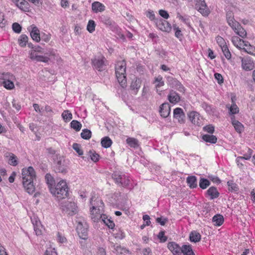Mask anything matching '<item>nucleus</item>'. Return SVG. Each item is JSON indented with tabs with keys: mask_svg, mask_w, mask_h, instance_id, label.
Masks as SVG:
<instances>
[{
	"mask_svg": "<svg viewBox=\"0 0 255 255\" xmlns=\"http://www.w3.org/2000/svg\"><path fill=\"white\" fill-rule=\"evenodd\" d=\"M214 76L219 84H221L223 83L224 79L221 74L216 73L215 74Z\"/></svg>",
	"mask_w": 255,
	"mask_h": 255,
	"instance_id": "60",
	"label": "nucleus"
},
{
	"mask_svg": "<svg viewBox=\"0 0 255 255\" xmlns=\"http://www.w3.org/2000/svg\"><path fill=\"white\" fill-rule=\"evenodd\" d=\"M126 142L131 147L137 148L139 146L138 141L135 138L128 137L126 140Z\"/></svg>",
	"mask_w": 255,
	"mask_h": 255,
	"instance_id": "32",
	"label": "nucleus"
},
{
	"mask_svg": "<svg viewBox=\"0 0 255 255\" xmlns=\"http://www.w3.org/2000/svg\"><path fill=\"white\" fill-rule=\"evenodd\" d=\"M45 180L47 183L48 184L49 188L50 189L51 187H52V185L54 183V180L51 175L49 174H46L45 175Z\"/></svg>",
	"mask_w": 255,
	"mask_h": 255,
	"instance_id": "52",
	"label": "nucleus"
},
{
	"mask_svg": "<svg viewBox=\"0 0 255 255\" xmlns=\"http://www.w3.org/2000/svg\"><path fill=\"white\" fill-rule=\"evenodd\" d=\"M9 164L13 166H16L17 164V158L13 153H11L9 155Z\"/></svg>",
	"mask_w": 255,
	"mask_h": 255,
	"instance_id": "49",
	"label": "nucleus"
},
{
	"mask_svg": "<svg viewBox=\"0 0 255 255\" xmlns=\"http://www.w3.org/2000/svg\"><path fill=\"white\" fill-rule=\"evenodd\" d=\"M106 59L102 56L95 58L92 60V64L95 68L99 71H102L105 66Z\"/></svg>",
	"mask_w": 255,
	"mask_h": 255,
	"instance_id": "11",
	"label": "nucleus"
},
{
	"mask_svg": "<svg viewBox=\"0 0 255 255\" xmlns=\"http://www.w3.org/2000/svg\"><path fill=\"white\" fill-rule=\"evenodd\" d=\"M242 67L246 70H251L254 68L253 62L250 60L242 59Z\"/></svg>",
	"mask_w": 255,
	"mask_h": 255,
	"instance_id": "33",
	"label": "nucleus"
},
{
	"mask_svg": "<svg viewBox=\"0 0 255 255\" xmlns=\"http://www.w3.org/2000/svg\"><path fill=\"white\" fill-rule=\"evenodd\" d=\"M33 180L23 181V185L25 191L29 194H32L35 191V187L33 185Z\"/></svg>",
	"mask_w": 255,
	"mask_h": 255,
	"instance_id": "19",
	"label": "nucleus"
},
{
	"mask_svg": "<svg viewBox=\"0 0 255 255\" xmlns=\"http://www.w3.org/2000/svg\"><path fill=\"white\" fill-rule=\"evenodd\" d=\"M202 139L206 142L211 143H215L217 140V137L214 135L205 134L203 135Z\"/></svg>",
	"mask_w": 255,
	"mask_h": 255,
	"instance_id": "34",
	"label": "nucleus"
},
{
	"mask_svg": "<svg viewBox=\"0 0 255 255\" xmlns=\"http://www.w3.org/2000/svg\"><path fill=\"white\" fill-rule=\"evenodd\" d=\"M167 81L168 84L172 88H175L179 84V82L172 77H168Z\"/></svg>",
	"mask_w": 255,
	"mask_h": 255,
	"instance_id": "48",
	"label": "nucleus"
},
{
	"mask_svg": "<svg viewBox=\"0 0 255 255\" xmlns=\"http://www.w3.org/2000/svg\"><path fill=\"white\" fill-rule=\"evenodd\" d=\"M242 49L249 54L255 55V47L251 45L248 41L245 42Z\"/></svg>",
	"mask_w": 255,
	"mask_h": 255,
	"instance_id": "25",
	"label": "nucleus"
},
{
	"mask_svg": "<svg viewBox=\"0 0 255 255\" xmlns=\"http://www.w3.org/2000/svg\"><path fill=\"white\" fill-rule=\"evenodd\" d=\"M226 107L229 109L230 114H236L239 112L238 107L235 103H233L231 106H229V105H227Z\"/></svg>",
	"mask_w": 255,
	"mask_h": 255,
	"instance_id": "42",
	"label": "nucleus"
},
{
	"mask_svg": "<svg viewBox=\"0 0 255 255\" xmlns=\"http://www.w3.org/2000/svg\"><path fill=\"white\" fill-rule=\"evenodd\" d=\"M33 226L35 234L37 236L41 235L43 228L40 222L39 221H35V223H33Z\"/></svg>",
	"mask_w": 255,
	"mask_h": 255,
	"instance_id": "27",
	"label": "nucleus"
},
{
	"mask_svg": "<svg viewBox=\"0 0 255 255\" xmlns=\"http://www.w3.org/2000/svg\"><path fill=\"white\" fill-rule=\"evenodd\" d=\"M82 138L85 139H89L92 136L91 130L88 129H84L81 133Z\"/></svg>",
	"mask_w": 255,
	"mask_h": 255,
	"instance_id": "41",
	"label": "nucleus"
},
{
	"mask_svg": "<svg viewBox=\"0 0 255 255\" xmlns=\"http://www.w3.org/2000/svg\"><path fill=\"white\" fill-rule=\"evenodd\" d=\"M198 10L204 16H207L209 13V10L207 6V5L204 0L201 1L199 6H197Z\"/></svg>",
	"mask_w": 255,
	"mask_h": 255,
	"instance_id": "21",
	"label": "nucleus"
},
{
	"mask_svg": "<svg viewBox=\"0 0 255 255\" xmlns=\"http://www.w3.org/2000/svg\"><path fill=\"white\" fill-rule=\"evenodd\" d=\"M226 58L229 59L231 57V54L229 50V49L227 45H223L221 48Z\"/></svg>",
	"mask_w": 255,
	"mask_h": 255,
	"instance_id": "50",
	"label": "nucleus"
},
{
	"mask_svg": "<svg viewBox=\"0 0 255 255\" xmlns=\"http://www.w3.org/2000/svg\"><path fill=\"white\" fill-rule=\"evenodd\" d=\"M228 185L229 187V189H231L232 190L236 191L238 189L237 184L233 183V181H228Z\"/></svg>",
	"mask_w": 255,
	"mask_h": 255,
	"instance_id": "63",
	"label": "nucleus"
},
{
	"mask_svg": "<svg viewBox=\"0 0 255 255\" xmlns=\"http://www.w3.org/2000/svg\"><path fill=\"white\" fill-rule=\"evenodd\" d=\"M187 182L191 188H194L197 186V178L195 176L188 177L187 178Z\"/></svg>",
	"mask_w": 255,
	"mask_h": 255,
	"instance_id": "29",
	"label": "nucleus"
},
{
	"mask_svg": "<svg viewBox=\"0 0 255 255\" xmlns=\"http://www.w3.org/2000/svg\"><path fill=\"white\" fill-rule=\"evenodd\" d=\"M28 30H30V36L32 39L37 42H39L40 36L38 28L34 25H31Z\"/></svg>",
	"mask_w": 255,
	"mask_h": 255,
	"instance_id": "13",
	"label": "nucleus"
},
{
	"mask_svg": "<svg viewBox=\"0 0 255 255\" xmlns=\"http://www.w3.org/2000/svg\"><path fill=\"white\" fill-rule=\"evenodd\" d=\"M156 221L161 225L164 226L165 224V223L167 222V219L166 218L162 219V218H156Z\"/></svg>",
	"mask_w": 255,
	"mask_h": 255,
	"instance_id": "64",
	"label": "nucleus"
},
{
	"mask_svg": "<svg viewBox=\"0 0 255 255\" xmlns=\"http://www.w3.org/2000/svg\"><path fill=\"white\" fill-rule=\"evenodd\" d=\"M13 81V80L3 81L2 85L3 87L6 89L12 90L14 88V85Z\"/></svg>",
	"mask_w": 255,
	"mask_h": 255,
	"instance_id": "43",
	"label": "nucleus"
},
{
	"mask_svg": "<svg viewBox=\"0 0 255 255\" xmlns=\"http://www.w3.org/2000/svg\"><path fill=\"white\" fill-rule=\"evenodd\" d=\"M51 193L58 199H62L67 197L68 188L64 180H60L54 187H50Z\"/></svg>",
	"mask_w": 255,
	"mask_h": 255,
	"instance_id": "4",
	"label": "nucleus"
},
{
	"mask_svg": "<svg viewBox=\"0 0 255 255\" xmlns=\"http://www.w3.org/2000/svg\"><path fill=\"white\" fill-rule=\"evenodd\" d=\"M231 120L232 125L234 127L236 130L238 132H241L244 129L243 125L238 121L236 120L234 116L232 117Z\"/></svg>",
	"mask_w": 255,
	"mask_h": 255,
	"instance_id": "28",
	"label": "nucleus"
},
{
	"mask_svg": "<svg viewBox=\"0 0 255 255\" xmlns=\"http://www.w3.org/2000/svg\"><path fill=\"white\" fill-rule=\"evenodd\" d=\"M96 24L94 20H90L88 21L87 29L90 33H92L95 30Z\"/></svg>",
	"mask_w": 255,
	"mask_h": 255,
	"instance_id": "47",
	"label": "nucleus"
},
{
	"mask_svg": "<svg viewBox=\"0 0 255 255\" xmlns=\"http://www.w3.org/2000/svg\"><path fill=\"white\" fill-rule=\"evenodd\" d=\"M117 80L122 87L127 86L126 63L124 60L118 61L115 66Z\"/></svg>",
	"mask_w": 255,
	"mask_h": 255,
	"instance_id": "3",
	"label": "nucleus"
},
{
	"mask_svg": "<svg viewBox=\"0 0 255 255\" xmlns=\"http://www.w3.org/2000/svg\"><path fill=\"white\" fill-rule=\"evenodd\" d=\"M61 209L63 212L70 216H73L77 212L75 203L68 201L61 203Z\"/></svg>",
	"mask_w": 255,
	"mask_h": 255,
	"instance_id": "6",
	"label": "nucleus"
},
{
	"mask_svg": "<svg viewBox=\"0 0 255 255\" xmlns=\"http://www.w3.org/2000/svg\"><path fill=\"white\" fill-rule=\"evenodd\" d=\"M32 49L29 51V58L37 62H43L47 63L50 59L48 56L51 55L55 56L56 54L53 50H50L45 53L44 49L39 46L31 47Z\"/></svg>",
	"mask_w": 255,
	"mask_h": 255,
	"instance_id": "1",
	"label": "nucleus"
},
{
	"mask_svg": "<svg viewBox=\"0 0 255 255\" xmlns=\"http://www.w3.org/2000/svg\"><path fill=\"white\" fill-rule=\"evenodd\" d=\"M232 42L236 47L242 49L246 41L238 36H234L232 37Z\"/></svg>",
	"mask_w": 255,
	"mask_h": 255,
	"instance_id": "24",
	"label": "nucleus"
},
{
	"mask_svg": "<svg viewBox=\"0 0 255 255\" xmlns=\"http://www.w3.org/2000/svg\"><path fill=\"white\" fill-rule=\"evenodd\" d=\"M210 184V181L205 178H201L199 181V186L202 189H206Z\"/></svg>",
	"mask_w": 255,
	"mask_h": 255,
	"instance_id": "46",
	"label": "nucleus"
},
{
	"mask_svg": "<svg viewBox=\"0 0 255 255\" xmlns=\"http://www.w3.org/2000/svg\"><path fill=\"white\" fill-rule=\"evenodd\" d=\"M12 29L15 32L19 33L21 30V26L18 23L15 22L12 24Z\"/></svg>",
	"mask_w": 255,
	"mask_h": 255,
	"instance_id": "57",
	"label": "nucleus"
},
{
	"mask_svg": "<svg viewBox=\"0 0 255 255\" xmlns=\"http://www.w3.org/2000/svg\"><path fill=\"white\" fill-rule=\"evenodd\" d=\"M170 112V106L167 103L162 104L160 107L159 112L161 117H167Z\"/></svg>",
	"mask_w": 255,
	"mask_h": 255,
	"instance_id": "18",
	"label": "nucleus"
},
{
	"mask_svg": "<svg viewBox=\"0 0 255 255\" xmlns=\"http://www.w3.org/2000/svg\"><path fill=\"white\" fill-rule=\"evenodd\" d=\"M88 229V225L84 220L78 221L77 232L80 238L84 240H86L87 238Z\"/></svg>",
	"mask_w": 255,
	"mask_h": 255,
	"instance_id": "7",
	"label": "nucleus"
},
{
	"mask_svg": "<svg viewBox=\"0 0 255 255\" xmlns=\"http://www.w3.org/2000/svg\"><path fill=\"white\" fill-rule=\"evenodd\" d=\"M168 99L170 103L175 104L180 101V98L175 92L171 91L168 96Z\"/></svg>",
	"mask_w": 255,
	"mask_h": 255,
	"instance_id": "22",
	"label": "nucleus"
},
{
	"mask_svg": "<svg viewBox=\"0 0 255 255\" xmlns=\"http://www.w3.org/2000/svg\"><path fill=\"white\" fill-rule=\"evenodd\" d=\"M155 23L158 28L162 31L169 32L171 30V26L166 20L159 18L155 21Z\"/></svg>",
	"mask_w": 255,
	"mask_h": 255,
	"instance_id": "8",
	"label": "nucleus"
},
{
	"mask_svg": "<svg viewBox=\"0 0 255 255\" xmlns=\"http://www.w3.org/2000/svg\"><path fill=\"white\" fill-rule=\"evenodd\" d=\"M71 128L76 131H80L82 128V124L77 120H73L70 123Z\"/></svg>",
	"mask_w": 255,
	"mask_h": 255,
	"instance_id": "38",
	"label": "nucleus"
},
{
	"mask_svg": "<svg viewBox=\"0 0 255 255\" xmlns=\"http://www.w3.org/2000/svg\"><path fill=\"white\" fill-rule=\"evenodd\" d=\"M22 177L23 181L33 180L35 177V173L33 167L30 166L27 168L23 169Z\"/></svg>",
	"mask_w": 255,
	"mask_h": 255,
	"instance_id": "9",
	"label": "nucleus"
},
{
	"mask_svg": "<svg viewBox=\"0 0 255 255\" xmlns=\"http://www.w3.org/2000/svg\"><path fill=\"white\" fill-rule=\"evenodd\" d=\"M189 238L190 241L192 242H198L201 240V235L199 233L196 231H193L190 234Z\"/></svg>",
	"mask_w": 255,
	"mask_h": 255,
	"instance_id": "31",
	"label": "nucleus"
},
{
	"mask_svg": "<svg viewBox=\"0 0 255 255\" xmlns=\"http://www.w3.org/2000/svg\"><path fill=\"white\" fill-rule=\"evenodd\" d=\"M2 79L3 81H7V80L10 81V80H14L15 77L13 75L10 74L9 73H6L2 74Z\"/></svg>",
	"mask_w": 255,
	"mask_h": 255,
	"instance_id": "53",
	"label": "nucleus"
},
{
	"mask_svg": "<svg viewBox=\"0 0 255 255\" xmlns=\"http://www.w3.org/2000/svg\"><path fill=\"white\" fill-rule=\"evenodd\" d=\"M55 170L57 172L62 173H65L66 172V166L65 165V160L63 158H60L57 161Z\"/></svg>",
	"mask_w": 255,
	"mask_h": 255,
	"instance_id": "14",
	"label": "nucleus"
},
{
	"mask_svg": "<svg viewBox=\"0 0 255 255\" xmlns=\"http://www.w3.org/2000/svg\"><path fill=\"white\" fill-rule=\"evenodd\" d=\"M155 84V87L156 88L162 87L164 85V82L162 80V78L161 77H157L154 81Z\"/></svg>",
	"mask_w": 255,
	"mask_h": 255,
	"instance_id": "54",
	"label": "nucleus"
},
{
	"mask_svg": "<svg viewBox=\"0 0 255 255\" xmlns=\"http://www.w3.org/2000/svg\"><path fill=\"white\" fill-rule=\"evenodd\" d=\"M146 16L150 20L155 21L157 18H155V16L154 12L152 10H149L146 12Z\"/></svg>",
	"mask_w": 255,
	"mask_h": 255,
	"instance_id": "56",
	"label": "nucleus"
},
{
	"mask_svg": "<svg viewBox=\"0 0 255 255\" xmlns=\"http://www.w3.org/2000/svg\"><path fill=\"white\" fill-rule=\"evenodd\" d=\"M212 221L215 225L220 226L224 222V217L220 214H217L213 217Z\"/></svg>",
	"mask_w": 255,
	"mask_h": 255,
	"instance_id": "30",
	"label": "nucleus"
},
{
	"mask_svg": "<svg viewBox=\"0 0 255 255\" xmlns=\"http://www.w3.org/2000/svg\"><path fill=\"white\" fill-rule=\"evenodd\" d=\"M98 202H100L101 205L98 207L96 206L95 203L91 201V204L92 206V209L91 210V219L95 222L101 221L102 219L104 218L101 213V210H103L104 207L103 202L102 200H99Z\"/></svg>",
	"mask_w": 255,
	"mask_h": 255,
	"instance_id": "5",
	"label": "nucleus"
},
{
	"mask_svg": "<svg viewBox=\"0 0 255 255\" xmlns=\"http://www.w3.org/2000/svg\"><path fill=\"white\" fill-rule=\"evenodd\" d=\"M112 247L114 248L115 251L119 254H123L124 253H128L129 251L126 248L122 247L121 245H116L112 243Z\"/></svg>",
	"mask_w": 255,
	"mask_h": 255,
	"instance_id": "35",
	"label": "nucleus"
},
{
	"mask_svg": "<svg viewBox=\"0 0 255 255\" xmlns=\"http://www.w3.org/2000/svg\"><path fill=\"white\" fill-rule=\"evenodd\" d=\"M112 144V141L108 136H106L101 140V144L105 148L110 147Z\"/></svg>",
	"mask_w": 255,
	"mask_h": 255,
	"instance_id": "37",
	"label": "nucleus"
},
{
	"mask_svg": "<svg viewBox=\"0 0 255 255\" xmlns=\"http://www.w3.org/2000/svg\"><path fill=\"white\" fill-rule=\"evenodd\" d=\"M100 20L103 23L107 25L110 26L113 24L112 20H111L110 18L107 15H102L100 17Z\"/></svg>",
	"mask_w": 255,
	"mask_h": 255,
	"instance_id": "44",
	"label": "nucleus"
},
{
	"mask_svg": "<svg viewBox=\"0 0 255 255\" xmlns=\"http://www.w3.org/2000/svg\"><path fill=\"white\" fill-rule=\"evenodd\" d=\"M174 118L177 119L179 123H183L184 122L185 115L182 109L177 108L173 111Z\"/></svg>",
	"mask_w": 255,
	"mask_h": 255,
	"instance_id": "16",
	"label": "nucleus"
},
{
	"mask_svg": "<svg viewBox=\"0 0 255 255\" xmlns=\"http://www.w3.org/2000/svg\"><path fill=\"white\" fill-rule=\"evenodd\" d=\"M226 19L228 24L232 27L235 32L240 37L244 38L247 36V32L237 21L235 20L234 14L231 11L226 13Z\"/></svg>",
	"mask_w": 255,
	"mask_h": 255,
	"instance_id": "2",
	"label": "nucleus"
},
{
	"mask_svg": "<svg viewBox=\"0 0 255 255\" xmlns=\"http://www.w3.org/2000/svg\"><path fill=\"white\" fill-rule=\"evenodd\" d=\"M204 131L213 133L214 131V127L211 125H208L203 128Z\"/></svg>",
	"mask_w": 255,
	"mask_h": 255,
	"instance_id": "59",
	"label": "nucleus"
},
{
	"mask_svg": "<svg viewBox=\"0 0 255 255\" xmlns=\"http://www.w3.org/2000/svg\"><path fill=\"white\" fill-rule=\"evenodd\" d=\"M190 121L195 125L200 126L201 124V119L199 114L196 112H191L188 115Z\"/></svg>",
	"mask_w": 255,
	"mask_h": 255,
	"instance_id": "15",
	"label": "nucleus"
},
{
	"mask_svg": "<svg viewBox=\"0 0 255 255\" xmlns=\"http://www.w3.org/2000/svg\"><path fill=\"white\" fill-rule=\"evenodd\" d=\"M90 156L91 159L94 162H97L99 160V155L98 154L96 153L94 151H89Z\"/></svg>",
	"mask_w": 255,
	"mask_h": 255,
	"instance_id": "55",
	"label": "nucleus"
},
{
	"mask_svg": "<svg viewBox=\"0 0 255 255\" xmlns=\"http://www.w3.org/2000/svg\"><path fill=\"white\" fill-rule=\"evenodd\" d=\"M62 117L65 122H68L72 119V115L69 111L65 110L62 114Z\"/></svg>",
	"mask_w": 255,
	"mask_h": 255,
	"instance_id": "39",
	"label": "nucleus"
},
{
	"mask_svg": "<svg viewBox=\"0 0 255 255\" xmlns=\"http://www.w3.org/2000/svg\"><path fill=\"white\" fill-rule=\"evenodd\" d=\"M168 248L174 255H181V247L175 242L169 243Z\"/></svg>",
	"mask_w": 255,
	"mask_h": 255,
	"instance_id": "17",
	"label": "nucleus"
},
{
	"mask_svg": "<svg viewBox=\"0 0 255 255\" xmlns=\"http://www.w3.org/2000/svg\"><path fill=\"white\" fill-rule=\"evenodd\" d=\"M184 255H195L190 245H183L181 247V254Z\"/></svg>",
	"mask_w": 255,
	"mask_h": 255,
	"instance_id": "26",
	"label": "nucleus"
},
{
	"mask_svg": "<svg viewBox=\"0 0 255 255\" xmlns=\"http://www.w3.org/2000/svg\"><path fill=\"white\" fill-rule=\"evenodd\" d=\"M216 41L221 48L223 45H226L224 39L221 36H217L216 37Z\"/></svg>",
	"mask_w": 255,
	"mask_h": 255,
	"instance_id": "62",
	"label": "nucleus"
},
{
	"mask_svg": "<svg viewBox=\"0 0 255 255\" xmlns=\"http://www.w3.org/2000/svg\"><path fill=\"white\" fill-rule=\"evenodd\" d=\"M112 177L116 181V183L122 186H126L129 184V180L126 179L124 175L120 174L117 172H114L112 175Z\"/></svg>",
	"mask_w": 255,
	"mask_h": 255,
	"instance_id": "10",
	"label": "nucleus"
},
{
	"mask_svg": "<svg viewBox=\"0 0 255 255\" xmlns=\"http://www.w3.org/2000/svg\"><path fill=\"white\" fill-rule=\"evenodd\" d=\"M141 79L138 78H135L132 80L130 85V89L132 94L136 95L137 93L138 90L141 87Z\"/></svg>",
	"mask_w": 255,
	"mask_h": 255,
	"instance_id": "12",
	"label": "nucleus"
},
{
	"mask_svg": "<svg viewBox=\"0 0 255 255\" xmlns=\"http://www.w3.org/2000/svg\"><path fill=\"white\" fill-rule=\"evenodd\" d=\"M73 148L77 152L79 155L83 154V151L81 149V145L79 144L75 143L72 145Z\"/></svg>",
	"mask_w": 255,
	"mask_h": 255,
	"instance_id": "51",
	"label": "nucleus"
},
{
	"mask_svg": "<svg viewBox=\"0 0 255 255\" xmlns=\"http://www.w3.org/2000/svg\"><path fill=\"white\" fill-rule=\"evenodd\" d=\"M158 238L160 239L161 242H165L167 240V237L164 236V232L163 231H161L159 233Z\"/></svg>",
	"mask_w": 255,
	"mask_h": 255,
	"instance_id": "61",
	"label": "nucleus"
},
{
	"mask_svg": "<svg viewBox=\"0 0 255 255\" xmlns=\"http://www.w3.org/2000/svg\"><path fill=\"white\" fill-rule=\"evenodd\" d=\"M28 38L25 34H22L20 35L19 38L18 39V43L19 45L21 47H24L26 46V43L28 42Z\"/></svg>",
	"mask_w": 255,
	"mask_h": 255,
	"instance_id": "40",
	"label": "nucleus"
},
{
	"mask_svg": "<svg viewBox=\"0 0 255 255\" xmlns=\"http://www.w3.org/2000/svg\"><path fill=\"white\" fill-rule=\"evenodd\" d=\"M104 218L102 219L101 221L106 224L110 229H113L115 227V224L113 221L110 219H107L105 217V215H103Z\"/></svg>",
	"mask_w": 255,
	"mask_h": 255,
	"instance_id": "45",
	"label": "nucleus"
},
{
	"mask_svg": "<svg viewBox=\"0 0 255 255\" xmlns=\"http://www.w3.org/2000/svg\"><path fill=\"white\" fill-rule=\"evenodd\" d=\"M6 21L4 18L3 13L1 12H0V27L2 28L4 27L5 25Z\"/></svg>",
	"mask_w": 255,
	"mask_h": 255,
	"instance_id": "58",
	"label": "nucleus"
},
{
	"mask_svg": "<svg viewBox=\"0 0 255 255\" xmlns=\"http://www.w3.org/2000/svg\"><path fill=\"white\" fill-rule=\"evenodd\" d=\"M92 9L96 13L103 12L105 10V6L99 1H95L92 3Z\"/></svg>",
	"mask_w": 255,
	"mask_h": 255,
	"instance_id": "20",
	"label": "nucleus"
},
{
	"mask_svg": "<svg viewBox=\"0 0 255 255\" xmlns=\"http://www.w3.org/2000/svg\"><path fill=\"white\" fill-rule=\"evenodd\" d=\"M16 5L23 11L29 12L30 11L29 3L25 0H21Z\"/></svg>",
	"mask_w": 255,
	"mask_h": 255,
	"instance_id": "23",
	"label": "nucleus"
},
{
	"mask_svg": "<svg viewBox=\"0 0 255 255\" xmlns=\"http://www.w3.org/2000/svg\"><path fill=\"white\" fill-rule=\"evenodd\" d=\"M207 194L211 196V199L217 198L219 196V193L217 191L216 188L214 187H210L207 190Z\"/></svg>",
	"mask_w": 255,
	"mask_h": 255,
	"instance_id": "36",
	"label": "nucleus"
}]
</instances>
